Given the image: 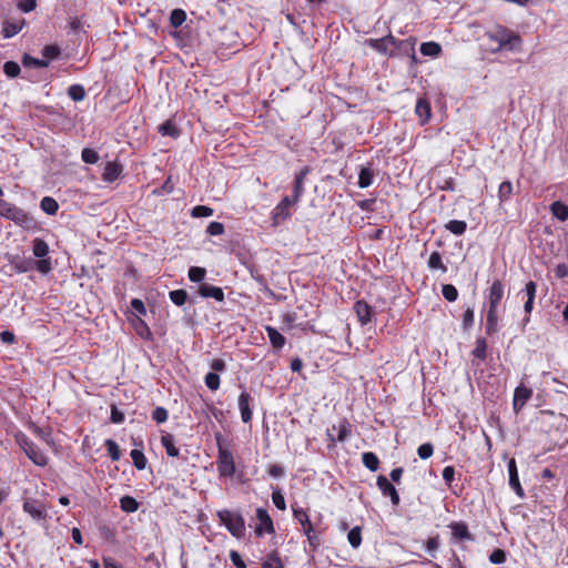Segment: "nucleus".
Here are the masks:
<instances>
[{
  "instance_id": "nucleus-53",
  "label": "nucleus",
  "mask_w": 568,
  "mask_h": 568,
  "mask_svg": "<svg viewBox=\"0 0 568 568\" xmlns=\"http://www.w3.org/2000/svg\"><path fill=\"white\" fill-rule=\"evenodd\" d=\"M205 385L211 390H216L220 387V376L215 372H210L205 375Z\"/></svg>"
},
{
  "instance_id": "nucleus-16",
  "label": "nucleus",
  "mask_w": 568,
  "mask_h": 568,
  "mask_svg": "<svg viewBox=\"0 0 568 568\" xmlns=\"http://www.w3.org/2000/svg\"><path fill=\"white\" fill-rule=\"evenodd\" d=\"M509 475V486L516 493L519 498L525 496V491L520 485L516 460L510 458L507 464Z\"/></svg>"
},
{
  "instance_id": "nucleus-52",
  "label": "nucleus",
  "mask_w": 568,
  "mask_h": 568,
  "mask_svg": "<svg viewBox=\"0 0 568 568\" xmlns=\"http://www.w3.org/2000/svg\"><path fill=\"white\" fill-rule=\"evenodd\" d=\"M442 294L448 302H454L458 297L457 288L452 284H444L442 286Z\"/></svg>"
},
{
  "instance_id": "nucleus-19",
  "label": "nucleus",
  "mask_w": 568,
  "mask_h": 568,
  "mask_svg": "<svg viewBox=\"0 0 568 568\" xmlns=\"http://www.w3.org/2000/svg\"><path fill=\"white\" fill-rule=\"evenodd\" d=\"M252 402V396L243 390L239 396V408L241 412V418L243 423H250L253 416V413L250 408V403Z\"/></svg>"
},
{
  "instance_id": "nucleus-64",
  "label": "nucleus",
  "mask_w": 568,
  "mask_h": 568,
  "mask_svg": "<svg viewBox=\"0 0 568 568\" xmlns=\"http://www.w3.org/2000/svg\"><path fill=\"white\" fill-rule=\"evenodd\" d=\"M110 419L113 424H121L124 422V414L115 405H112Z\"/></svg>"
},
{
  "instance_id": "nucleus-54",
  "label": "nucleus",
  "mask_w": 568,
  "mask_h": 568,
  "mask_svg": "<svg viewBox=\"0 0 568 568\" xmlns=\"http://www.w3.org/2000/svg\"><path fill=\"white\" fill-rule=\"evenodd\" d=\"M59 54H60V48L54 44L45 45L42 50V55H43L44 60H48V61L58 58Z\"/></svg>"
},
{
  "instance_id": "nucleus-11",
  "label": "nucleus",
  "mask_w": 568,
  "mask_h": 568,
  "mask_svg": "<svg viewBox=\"0 0 568 568\" xmlns=\"http://www.w3.org/2000/svg\"><path fill=\"white\" fill-rule=\"evenodd\" d=\"M352 433V426L347 419H342L338 425H334L332 429H327V437L331 442H345Z\"/></svg>"
},
{
  "instance_id": "nucleus-2",
  "label": "nucleus",
  "mask_w": 568,
  "mask_h": 568,
  "mask_svg": "<svg viewBox=\"0 0 568 568\" xmlns=\"http://www.w3.org/2000/svg\"><path fill=\"white\" fill-rule=\"evenodd\" d=\"M217 445V459L216 466L221 477H233L235 474V463L233 454L224 446L223 437L221 434L215 436Z\"/></svg>"
},
{
  "instance_id": "nucleus-47",
  "label": "nucleus",
  "mask_w": 568,
  "mask_h": 568,
  "mask_svg": "<svg viewBox=\"0 0 568 568\" xmlns=\"http://www.w3.org/2000/svg\"><path fill=\"white\" fill-rule=\"evenodd\" d=\"M187 275L191 282L201 283L205 278L206 270L200 266H192Z\"/></svg>"
},
{
  "instance_id": "nucleus-46",
  "label": "nucleus",
  "mask_w": 568,
  "mask_h": 568,
  "mask_svg": "<svg viewBox=\"0 0 568 568\" xmlns=\"http://www.w3.org/2000/svg\"><path fill=\"white\" fill-rule=\"evenodd\" d=\"M473 355L476 358L484 361L487 355V342L485 338H477L476 346L473 349Z\"/></svg>"
},
{
  "instance_id": "nucleus-59",
  "label": "nucleus",
  "mask_w": 568,
  "mask_h": 568,
  "mask_svg": "<svg viewBox=\"0 0 568 568\" xmlns=\"http://www.w3.org/2000/svg\"><path fill=\"white\" fill-rule=\"evenodd\" d=\"M474 325V310L473 307H467L463 315V328L468 331Z\"/></svg>"
},
{
  "instance_id": "nucleus-28",
  "label": "nucleus",
  "mask_w": 568,
  "mask_h": 568,
  "mask_svg": "<svg viewBox=\"0 0 568 568\" xmlns=\"http://www.w3.org/2000/svg\"><path fill=\"white\" fill-rule=\"evenodd\" d=\"M536 283L532 281H529L525 286V294L527 296V301L525 302L524 310L526 313H530L534 307V300L536 296Z\"/></svg>"
},
{
  "instance_id": "nucleus-40",
  "label": "nucleus",
  "mask_w": 568,
  "mask_h": 568,
  "mask_svg": "<svg viewBox=\"0 0 568 568\" xmlns=\"http://www.w3.org/2000/svg\"><path fill=\"white\" fill-rule=\"evenodd\" d=\"M104 446H105V448L108 450V454H109L110 458L113 462H118L121 458V450H120V447L116 444V442H114L111 438H108L104 442Z\"/></svg>"
},
{
  "instance_id": "nucleus-39",
  "label": "nucleus",
  "mask_w": 568,
  "mask_h": 568,
  "mask_svg": "<svg viewBox=\"0 0 568 568\" xmlns=\"http://www.w3.org/2000/svg\"><path fill=\"white\" fill-rule=\"evenodd\" d=\"M446 230L455 235H463L467 229L465 221L452 220L445 225Z\"/></svg>"
},
{
  "instance_id": "nucleus-21",
  "label": "nucleus",
  "mask_w": 568,
  "mask_h": 568,
  "mask_svg": "<svg viewBox=\"0 0 568 568\" xmlns=\"http://www.w3.org/2000/svg\"><path fill=\"white\" fill-rule=\"evenodd\" d=\"M354 311L362 325H366L372 320V307L365 301H357L354 304Z\"/></svg>"
},
{
  "instance_id": "nucleus-27",
  "label": "nucleus",
  "mask_w": 568,
  "mask_h": 568,
  "mask_svg": "<svg viewBox=\"0 0 568 568\" xmlns=\"http://www.w3.org/2000/svg\"><path fill=\"white\" fill-rule=\"evenodd\" d=\"M265 329L272 346L281 349L285 345V337L272 326H266Z\"/></svg>"
},
{
  "instance_id": "nucleus-50",
  "label": "nucleus",
  "mask_w": 568,
  "mask_h": 568,
  "mask_svg": "<svg viewBox=\"0 0 568 568\" xmlns=\"http://www.w3.org/2000/svg\"><path fill=\"white\" fill-rule=\"evenodd\" d=\"M21 71L20 65L14 61H7L3 64V72L9 78H16Z\"/></svg>"
},
{
  "instance_id": "nucleus-29",
  "label": "nucleus",
  "mask_w": 568,
  "mask_h": 568,
  "mask_svg": "<svg viewBox=\"0 0 568 568\" xmlns=\"http://www.w3.org/2000/svg\"><path fill=\"white\" fill-rule=\"evenodd\" d=\"M420 52L425 57L437 58L442 52V47L439 43L434 41L423 42L420 44Z\"/></svg>"
},
{
  "instance_id": "nucleus-62",
  "label": "nucleus",
  "mask_w": 568,
  "mask_h": 568,
  "mask_svg": "<svg viewBox=\"0 0 568 568\" xmlns=\"http://www.w3.org/2000/svg\"><path fill=\"white\" fill-rule=\"evenodd\" d=\"M206 232L212 236L221 235L224 233V225L220 222H211Z\"/></svg>"
},
{
  "instance_id": "nucleus-45",
  "label": "nucleus",
  "mask_w": 568,
  "mask_h": 568,
  "mask_svg": "<svg viewBox=\"0 0 568 568\" xmlns=\"http://www.w3.org/2000/svg\"><path fill=\"white\" fill-rule=\"evenodd\" d=\"M68 95L75 102L82 101L85 98V90L80 84H72L68 89Z\"/></svg>"
},
{
  "instance_id": "nucleus-20",
  "label": "nucleus",
  "mask_w": 568,
  "mask_h": 568,
  "mask_svg": "<svg viewBox=\"0 0 568 568\" xmlns=\"http://www.w3.org/2000/svg\"><path fill=\"white\" fill-rule=\"evenodd\" d=\"M8 260L17 273H26L34 267V261L31 258H23L19 255H10Z\"/></svg>"
},
{
  "instance_id": "nucleus-63",
  "label": "nucleus",
  "mask_w": 568,
  "mask_h": 568,
  "mask_svg": "<svg viewBox=\"0 0 568 568\" xmlns=\"http://www.w3.org/2000/svg\"><path fill=\"white\" fill-rule=\"evenodd\" d=\"M229 556H230V560L232 561V564L235 567H237V568H246V564L243 560V558L240 555V552H237L236 550H231Z\"/></svg>"
},
{
  "instance_id": "nucleus-7",
  "label": "nucleus",
  "mask_w": 568,
  "mask_h": 568,
  "mask_svg": "<svg viewBox=\"0 0 568 568\" xmlns=\"http://www.w3.org/2000/svg\"><path fill=\"white\" fill-rule=\"evenodd\" d=\"M22 509L33 520L40 521L47 518V507L42 500L24 497Z\"/></svg>"
},
{
  "instance_id": "nucleus-4",
  "label": "nucleus",
  "mask_w": 568,
  "mask_h": 568,
  "mask_svg": "<svg viewBox=\"0 0 568 568\" xmlns=\"http://www.w3.org/2000/svg\"><path fill=\"white\" fill-rule=\"evenodd\" d=\"M49 245L48 243L36 237L32 241V253L39 260L34 262V267L42 274H48L52 270V263L50 258H45L49 254Z\"/></svg>"
},
{
  "instance_id": "nucleus-25",
  "label": "nucleus",
  "mask_w": 568,
  "mask_h": 568,
  "mask_svg": "<svg viewBox=\"0 0 568 568\" xmlns=\"http://www.w3.org/2000/svg\"><path fill=\"white\" fill-rule=\"evenodd\" d=\"M485 329L488 335H491L497 332V329H498L497 308L488 307Z\"/></svg>"
},
{
  "instance_id": "nucleus-24",
  "label": "nucleus",
  "mask_w": 568,
  "mask_h": 568,
  "mask_svg": "<svg viewBox=\"0 0 568 568\" xmlns=\"http://www.w3.org/2000/svg\"><path fill=\"white\" fill-rule=\"evenodd\" d=\"M294 518L301 524L303 532H312L313 531V525L310 520V517L307 513L301 508L292 506Z\"/></svg>"
},
{
  "instance_id": "nucleus-61",
  "label": "nucleus",
  "mask_w": 568,
  "mask_h": 568,
  "mask_svg": "<svg viewBox=\"0 0 568 568\" xmlns=\"http://www.w3.org/2000/svg\"><path fill=\"white\" fill-rule=\"evenodd\" d=\"M168 417L169 414L164 407H156L152 413V418L159 424L166 422Z\"/></svg>"
},
{
  "instance_id": "nucleus-17",
  "label": "nucleus",
  "mask_w": 568,
  "mask_h": 568,
  "mask_svg": "<svg viewBox=\"0 0 568 568\" xmlns=\"http://www.w3.org/2000/svg\"><path fill=\"white\" fill-rule=\"evenodd\" d=\"M197 293L203 298H214L217 302L224 301L223 290L221 287L207 284V283H202L199 286Z\"/></svg>"
},
{
  "instance_id": "nucleus-60",
  "label": "nucleus",
  "mask_w": 568,
  "mask_h": 568,
  "mask_svg": "<svg viewBox=\"0 0 568 568\" xmlns=\"http://www.w3.org/2000/svg\"><path fill=\"white\" fill-rule=\"evenodd\" d=\"M272 501L277 509H280V510L286 509V503H285L284 496L278 489L274 490L272 493Z\"/></svg>"
},
{
  "instance_id": "nucleus-23",
  "label": "nucleus",
  "mask_w": 568,
  "mask_h": 568,
  "mask_svg": "<svg viewBox=\"0 0 568 568\" xmlns=\"http://www.w3.org/2000/svg\"><path fill=\"white\" fill-rule=\"evenodd\" d=\"M449 528L452 529V535L455 539L459 540H473V535L468 530V526L463 523H452L449 525Z\"/></svg>"
},
{
  "instance_id": "nucleus-15",
  "label": "nucleus",
  "mask_w": 568,
  "mask_h": 568,
  "mask_svg": "<svg viewBox=\"0 0 568 568\" xmlns=\"http://www.w3.org/2000/svg\"><path fill=\"white\" fill-rule=\"evenodd\" d=\"M532 395V389L520 384L515 388L513 408L518 413Z\"/></svg>"
},
{
  "instance_id": "nucleus-56",
  "label": "nucleus",
  "mask_w": 568,
  "mask_h": 568,
  "mask_svg": "<svg viewBox=\"0 0 568 568\" xmlns=\"http://www.w3.org/2000/svg\"><path fill=\"white\" fill-rule=\"evenodd\" d=\"M507 555L503 549H495L490 556L489 561L494 565H501L506 561Z\"/></svg>"
},
{
  "instance_id": "nucleus-36",
  "label": "nucleus",
  "mask_w": 568,
  "mask_h": 568,
  "mask_svg": "<svg viewBox=\"0 0 568 568\" xmlns=\"http://www.w3.org/2000/svg\"><path fill=\"white\" fill-rule=\"evenodd\" d=\"M22 63L27 68L42 69L49 65V61L44 59H37L29 54L22 57Z\"/></svg>"
},
{
  "instance_id": "nucleus-42",
  "label": "nucleus",
  "mask_w": 568,
  "mask_h": 568,
  "mask_svg": "<svg viewBox=\"0 0 568 568\" xmlns=\"http://www.w3.org/2000/svg\"><path fill=\"white\" fill-rule=\"evenodd\" d=\"M130 456L132 458L133 465L139 470H143L146 466V458L142 450L140 449H132L130 453Z\"/></svg>"
},
{
  "instance_id": "nucleus-10",
  "label": "nucleus",
  "mask_w": 568,
  "mask_h": 568,
  "mask_svg": "<svg viewBox=\"0 0 568 568\" xmlns=\"http://www.w3.org/2000/svg\"><path fill=\"white\" fill-rule=\"evenodd\" d=\"M367 43L375 51L384 55L394 57L393 43H395V37L393 34L379 39H369Z\"/></svg>"
},
{
  "instance_id": "nucleus-6",
  "label": "nucleus",
  "mask_w": 568,
  "mask_h": 568,
  "mask_svg": "<svg viewBox=\"0 0 568 568\" xmlns=\"http://www.w3.org/2000/svg\"><path fill=\"white\" fill-rule=\"evenodd\" d=\"M18 443L28 458L37 466L44 467L48 464L47 455L27 436L18 437Z\"/></svg>"
},
{
  "instance_id": "nucleus-1",
  "label": "nucleus",
  "mask_w": 568,
  "mask_h": 568,
  "mask_svg": "<svg viewBox=\"0 0 568 568\" xmlns=\"http://www.w3.org/2000/svg\"><path fill=\"white\" fill-rule=\"evenodd\" d=\"M487 37L496 44L493 49L494 51L516 50L521 43L520 37L517 33L500 26L488 31Z\"/></svg>"
},
{
  "instance_id": "nucleus-33",
  "label": "nucleus",
  "mask_w": 568,
  "mask_h": 568,
  "mask_svg": "<svg viewBox=\"0 0 568 568\" xmlns=\"http://www.w3.org/2000/svg\"><path fill=\"white\" fill-rule=\"evenodd\" d=\"M40 207L47 214L54 215L59 210V204L53 197L44 196L40 202Z\"/></svg>"
},
{
  "instance_id": "nucleus-22",
  "label": "nucleus",
  "mask_w": 568,
  "mask_h": 568,
  "mask_svg": "<svg viewBox=\"0 0 568 568\" xmlns=\"http://www.w3.org/2000/svg\"><path fill=\"white\" fill-rule=\"evenodd\" d=\"M122 165L118 162H108L102 173V180L108 183H112L119 179L122 173Z\"/></svg>"
},
{
  "instance_id": "nucleus-55",
  "label": "nucleus",
  "mask_w": 568,
  "mask_h": 568,
  "mask_svg": "<svg viewBox=\"0 0 568 568\" xmlns=\"http://www.w3.org/2000/svg\"><path fill=\"white\" fill-rule=\"evenodd\" d=\"M213 214V209L205 205H196L192 209L193 217H209Z\"/></svg>"
},
{
  "instance_id": "nucleus-58",
  "label": "nucleus",
  "mask_w": 568,
  "mask_h": 568,
  "mask_svg": "<svg viewBox=\"0 0 568 568\" xmlns=\"http://www.w3.org/2000/svg\"><path fill=\"white\" fill-rule=\"evenodd\" d=\"M159 132L162 135H169V136H176L178 135V129L174 124H172L170 121L164 122L160 125Z\"/></svg>"
},
{
  "instance_id": "nucleus-13",
  "label": "nucleus",
  "mask_w": 568,
  "mask_h": 568,
  "mask_svg": "<svg viewBox=\"0 0 568 568\" xmlns=\"http://www.w3.org/2000/svg\"><path fill=\"white\" fill-rule=\"evenodd\" d=\"M376 485L378 489L382 491L383 496H387L390 498V501L394 506H398L400 503L399 495L394 487V485L383 475L377 477Z\"/></svg>"
},
{
  "instance_id": "nucleus-41",
  "label": "nucleus",
  "mask_w": 568,
  "mask_h": 568,
  "mask_svg": "<svg viewBox=\"0 0 568 568\" xmlns=\"http://www.w3.org/2000/svg\"><path fill=\"white\" fill-rule=\"evenodd\" d=\"M186 20V13L183 9H174L170 14V24L173 28L181 27Z\"/></svg>"
},
{
  "instance_id": "nucleus-49",
  "label": "nucleus",
  "mask_w": 568,
  "mask_h": 568,
  "mask_svg": "<svg viewBox=\"0 0 568 568\" xmlns=\"http://www.w3.org/2000/svg\"><path fill=\"white\" fill-rule=\"evenodd\" d=\"M513 194V184L510 181H504L498 189V197L501 202L507 201Z\"/></svg>"
},
{
  "instance_id": "nucleus-12",
  "label": "nucleus",
  "mask_w": 568,
  "mask_h": 568,
  "mask_svg": "<svg viewBox=\"0 0 568 568\" xmlns=\"http://www.w3.org/2000/svg\"><path fill=\"white\" fill-rule=\"evenodd\" d=\"M256 519L260 523L255 528V534L258 537H262L264 534H271L274 531L273 521L266 509L257 508Z\"/></svg>"
},
{
  "instance_id": "nucleus-32",
  "label": "nucleus",
  "mask_w": 568,
  "mask_h": 568,
  "mask_svg": "<svg viewBox=\"0 0 568 568\" xmlns=\"http://www.w3.org/2000/svg\"><path fill=\"white\" fill-rule=\"evenodd\" d=\"M161 443L165 448V452L171 457H178L180 454L179 448L175 446L174 437L171 434H165L161 438Z\"/></svg>"
},
{
  "instance_id": "nucleus-37",
  "label": "nucleus",
  "mask_w": 568,
  "mask_h": 568,
  "mask_svg": "<svg viewBox=\"0 0 568 568\" xmlns=\"http://www.w3.org/2000/svg\"><path fill=\"white\" fill-rule=\"evenodd\" d=\"M362 462L371 471H376L378 469L379 459L376 454L372 452L364 453L362 455Z\"/></svg>"
},
{
  "instance_id": "nucleus-34",
  "label": "nucleus",
  "mask_w": 568,
  "mask_h": 568,
  "mask_svg": "<svg viewBox=\"0 0 568 568\" xmlns=\"http://www.w3.org/2000/svg\"><path fill=\"white\" fill-rule=\"evenodd\" d=\"M261 568H284V565L276 551L268 554L262 561Z\"/></svg>"
},
{
  "instance_id": "nucleus-3",
  "label": "nucleus",
  "mask_w": 568,
  "mask_h": 568,
  "mask_svg": "<svg viewBox=\"0 0 568 568\" xmlns=\"http://www.w3.org/2000/svg\"><path fill=\"white\" fill-rule=\"evenodd\" d=\"M0 215L23 227L30 226L33 222L32 217L24 210L4 200H0Z\"/></svg>"
},
{
  "instance_id": "nucleus-57",
  "label": "nucleus",
  "mask_w": 568,
  "mask_h": 568,
  "mask_svg": "<svg viewBox=\"0 0 568 568\" xmlns=\"http://www.w3.org/2000/svg\"><path fill=\"white\" fill-rule=\"evenodd\" d=\"M433 453H434V447L430 443L422 444L417 448V454L420 459H428L429 457H432Z\"/></svg>"
},
{
  "instance_id": "nucleus-8",
  "label": "nucleus",
  "mask_w": 568,
  "mask_h": 568,
  "mask_svg": "<svg viewBox=\"0 0 568 568\" xmlns=\"http://www.w3.org/2000/svg\"><path fill=\"white\" fill-rule=\"evenodd\" d=\"M294 205H296V203L292 202L291 196H284L272 211V224L277 226L286 221L291 216L290 209Z\"/></svg>"
},
{
  "instance_id": "nucleus-26",
  "label": "nucleus",
  "mask_w": 568,
  "mask_h": 568,
  "mask_svg": "<svg viewBox=\"0 0 568 568\" xmlns=\"http://www.w3.org/2000/svg\"><path fill=\"white\" fill-rule=\"evenodd\" d=\"M427 266L430 271H440L442 273L447 272V266L443 262L442 254L437 251L429 255Z\"/></svg>"
},
{
  "instance_id": "nucleus-48",
  "label": "nucleus",
  "mask_w": 568,
  "mask_h": 568,
  "mask_svg": "<svg viewBox=\"0 0 568 568\" xmlns=\"http://www.w3.org/2000/svg\"><path fill=\"white\" fill-rule=\"evenodd\" d=\"M81 159L87 164H95L100 158L95 150L84 148L81 152Z\"/></svg>"
},
{
  "instance_id": "nucleus-14",
  "label": "nucleus",
  "mask_w": 568,
  "mask_h": 568,
  "mask_svg": "<svg viewBox=\"0 0 568 568\" xmlns=\"http://www.w3.org/2000/svg\"><path fill=\"white\" fill-rule=\"evenodd\" d=\"M308 173H310V168L305 166L294 175L293 195L291 196V200H292V202H295L296 204L304 193V181Z\"/></svg>"
},
{
  "instance_id": "nucleus-51",
  "label": "nucleus",
  "mask_w": 568,
  "mask_h": 568,
  "mask_svg": "<svg viewBox=\"0 0 568 568\" xmlns=\"http://www.w3.org/2000/svg\"><path fill=\"white\" fill-rule=\"evenodd\" d=\"M20 30H21V26L7 21V22H4L3 28H2L3 38H6V39L12 38L17 33H19Z\"/></svg>"
},
{
  "instance_id": "nucleus-30",
  "label": "nucleus",
  "mask_w": 568,
  "mask_h": 568,
  "mask_svg": "<svg viewBox=\"0 0 568 568\" xmlns=\"http://www.w3.org/2000/svg\"><path fill=\"white\" fill-rule=\"evenodd\" d=\"M374 171L371 166L362 168L358 174V186L366 189L373 183Z\"/></svg>"
},
{
  "instance_id": "nucleus-44",
  "label": "nucleus",
  "mask_w": 568,
  "mask_h": 568,
  "mask_svg": "<svg viewBox=\"0 0 568 568\" xmlns=\"http://www.w3.org/2000/svg\"><path fill=\"white\" fill-rule=\"evenodd\" d=\"M347 540L353 548H358L362 544V529L356 526L347 535Z\"/></svg>"
},
{
  "instance_id": "nucleus-43",
  "label": "nucleus",
  "mask_w": 568,
  "mask_h": 568,
  "mask_svg": "<svg viewBox=\"0 0 568 568\" xmlns=\"http://www.w3.org/2000/svg\"><path fill=\"white\" fill-rule=\"evenodd\" d=\"M170 300L176 306H183L187 300V292L185 290H174L169 293Z\"/></svg>"
},
{
  "instance_id": "nucleus-5",
  "label": "nucleus",
  "mask_w": 568,
  "mask_h": 568,
  "mask_svg": "<svg viewBox=\"0 0 568 568\" xmlns=\"http://www.w3.org/2000/svg\"><path fill=\"white\" fill-rule=\"evenodd\" d=\"M217 516L221 523L234 537H242L245 531V521L241 514L231 510H220Z\"/></svg>"
},
{
  "instance_id": "nucleus-9",
  "label": "nucleus",
  "mask_w": 568,
  "mask_h": 568,
  "mask_svg": "<svg viewBox=\"0 0 568 568\" xmlns=\"http://www.w3.org/2000/svg\"><path fill=\"white\" fill-rule=\"evenodd\" d=\"M415 44L416 40L414 38H408L404 40H397L395 38V43H393L394 57H410L412 60L416 61L415 54Z\"/></svg>"
},
{
  "instance_id": "nucleus-31",
  "label": "nucleus",
  "mask_w": 568,
  "mask_h": 568,
  "mask_svg": "<svg viewBox=\"0 0 568 568\" xmlns=\"http://www.w3.org/2000/svg\"><path fill=\"white\" fill-rule=\"evenodd\" d=\"M552 215L561 222L568 220V205L560 201H556L550 205Z\"/></svg>"
},
{
  "instance_id": "nucleus-35",
  "label": "nucleus",
  "mask_w": 568,
  "mask_h": 568,
  "mask_svg": "<svg viewBox=\"0 0 568 568\" xmlns=\"http://www.w3.org/2000/svg\"><path fill=\"white\" fill-rule=\"evenodd\" d=\"M120 508L128 514L135 513L139 509V503L131 496H123L120 499Z\"/></svg>"
},
{
  "instance_id": "nucleus-38",
  "label": "nucleus",
  "mask_w": 568,
  "mask_h": 568,
  "mask_svg": "<svg viewBox=\"0 0 568 568\" xmlns=\"http://www.w3.org/2000/svg\"><path fill=\"white\" fill-rule=\"evenodd\" d=\"M415 112L420 119H423L424 121H427L430 116L429 103L424 99H419L416 103Z\"/></svg>"
},
{
  "instance_id": "nucleus-18",
  "label": "nucleus",
  "mask_w": 568,
  "mask_h": 568,
  "mask_svg": "<svg viewBox=\"0 0 568 568\" xmlns=\"http://www.w3.org/2000/svg\"><path fill=\"white\" fill-rule=\"evenodd\" d=\"M503 296L504 285L499 280H496L493 282L487 295L489 307L498 308V304L500 303Z\"/></svg>"
}]
</instances>
